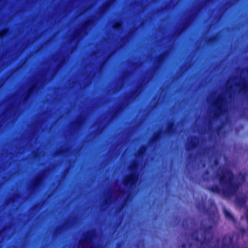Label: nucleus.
I'll return each mask as SVG.
<instances>
[{
	"label": "nucleus",
	"mask_w": 248,
	"mask_h": 248,
	"mask_svg": "<svg viewBox=\"0 0 248 248\" xmlns=\"http://www.w3.org/2000/svg\"><path fill=\"white\" fill-rule=\"evenodd\" d=\"M136 168V164L135 163L133 166L132 167L131 169L133 170Z\"/></svg>",
	"instance_id": "9b49d317"
},
{
	"label": "nucleus",
	"mask_w": 248,
	"mask_h": 248,
	"mask_svg": "<svg viewBox=\"0 0 248 248\" xmlns=\"http://www.w3.org/2000/svg\"><path fill=\"white\" fill-rule=\"evenodd\" d=\"M221 189L217 188L214 191L219 192L220 190L226 196H231L234 194L238 186L243 182L244 177L241 175L235 178L232 176V173L228 169L222 170L221 175L219 176Z\"/></svg>",
	"instance_id": "f257e3e1"
},
{
	"label": "nucleus",
	"mask_w": 248,
	"mask_h": 248,
	"mask_svg": "<svg viewBox=\"0 0 248 248\" xmlns=\"http://www.w3.org/2000/svg\"><path fill=\"white\" fill-rule=\"evenodd\" d=\"M121 26L120 23H117L116 25H114V28L116 29H119L120 27Z\"/></svg>",
	"instance_id": "6e6552de"
},
{
	"label": "nucleus",
	"mask_w": 248,
	"mask_h": 248,
	"mask_svg": "<svg viewBox=\"0 0 248 248\" xmlns=\"http://www.w3.org/2000/svg\"><path fill=\"white\" fill-rule=\"evenodd\" d=\"M137 179V176L136 174H132L130 176L125 178L124 181L125 185H133Z\"/></svg>",
	"instance_id": "7ed1b4c3"
},
{
	"label": "nucleus",
	"mask_w": 248,
	"mask_h": 248,
	"mask_svg": "<svg viewBox=\"0 0 248 248\" xmlns=\"http://www.w3.org/2000/svg\"><path fill=\"white\" fill-rule=\"evenodd\" d=\"M7 32V30H4V31H1V32L0 33V36H3L4 35H5L6 33Z\"/></svg>",
	"instance_id": "0eeeda50"
},
{
	"label": "nucleus",
	"mask_w": 248,
	"mask_h": 248,
	"mask_svg": "<svg viewBox=\"0 0 248 248\" xmlns=\"http://www.w3.org/2000/svg\"><path fill=\"white\" fill-rule=\"evenodd\" d=\"M244 89L245 90H248V85H246V84H245V85H244Z\"/></svg>",
	"instance_id": "1a4fd4ad"
},
{
	"label": "nucleus",
	"mask_w": 248,
	"mask_h": 248,
	"mask_svg": "<svg viewBox=\"0 0 248 248\" xmlns=\"http://www.w3.org/2000/svg\"><path fill=\"white\" fill-rule=\"evenodd\" d=\"M232 243V240L230 237H226L223 240V248L227 247V243Z\"/></svg>",
	"instance_id": "423d86ee"
},
{
	"label": "nucleus",
	"mask_w": 248,
	"mask_h": 248,
	"mask_svg": "<svg viewBox=\"0 0 248 248\" xmlns=\"http://www.w3.org/2000/svg\"><path fill=\"white\" fill-rule=\"evenodd\" d=\"M224 214L227 218L230 220H233V216L231 213L226 209H223Z\"/></svg>",
	"instance_id": "20e7f679"
},
{
	"label": "nucleus",
	"mask_w": 248,
	"mask_h": 248,
	"mask_svg": "<svg viewBox=\"0 0 248 248\" xmlns=\"http://www.w3.org/2000/svg\"><path fill=\"white\" fill-rule=\"evenodd\" d=\"M246 217L248 222V209L246 211Z\"/></svg>",
	"instance_id": "9d476101"
},
{
	"label": "nucleus",
	"mask_w": 248,
	"mask_h": 248,
	"mask_svg": "<svg viewBox=\"0 0 248 248\" xmlns=\"http://www.w3.org/2000/svg\"><path fill=\"white\" fill-rule=\"evenodd\" d=\"M245 201V198L244 197H237L236 200V202L240 205H242Z\"/></svg>",
	"instance_id": "39448f33"
},
{
	"label": "nucleus",
	"mask_w": 248,
	"mask_h": 248,
	"mask_svg": "<svg viewBox=\"0 0 248 248\" xmlns=\"http://www.w3.org/2000/svg\"><path fill=\"white\" fill-rule=\"evenodd\" d=\"M224 99L222 96H219L214 103V107L220 113L222 112Z\"/></svg>",
	"instance_id": "f03ea898"
}]
</instances>
